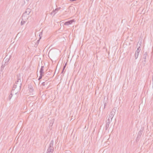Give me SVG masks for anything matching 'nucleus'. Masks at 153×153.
<instances>
[{
    "instance_id": "f257e3e1",
    "label": "nucleus",
    "mask_w": 153,
    "mask_h": 153,
    "mask_svg": "<svg viewBox=\"0 0 153 153\" xmlns=\"http://www.w3.org/2000/svg\"><path fill=\"white\" fill-rule=\"evenodd\" d=\"M17 81L13 86L11 92L13 94H17L21 89L22 85V82L21 79L20 74H18L16 76Z\"/></svg>"
},
{
    "instance_id": "f03ea898",
    "label": "nucleus",
    "mask_w": 153,
    "mask_h": 153,
    "mask_svg": "<svg viewBox=\"0 0 153 153\" xmlns=\"http://www.w3.org/2000/svg\"><path fill=\"white\" fill-rule=\"evenodd\" d=\"M53 140H51L49 144L48 148L47 150L48 152L52 153L54 151V148L53 147Z\"/></svg>"
},
{
    "instance_id": "7ed1b4c3",
    "label": "nucleus",
    "mask_w": 153,
    "mask_h": 153,
    "mask_svg": "<svg viewBox=\"0 0 153 153\" xmlns=\"http://www.w3.org/2000/svg\"><path fill=\"white\" fill-rule=\"evenodd\" d=\"M116 111V109L115 108H114L112 109L111 111V112L109 116L108 119H109L111 120V121L112 119L115 114V112Z\"/></svg>"
},
{
    "instance_id": "20e7f679",
    "label": "nucleus",
    "mask_w": 153,
    "mask_h": 153,
    "mask_svg": "<svg viewBox=\"0 0 153 153\" xmlns=\"http://www.w3.org/2000/svg\"><path fill=\"white\" fill-rule=\"evenodd\" d=\"M140 47H139L137 49V50L136 51L135 54V58L136 59H137L138 57V56L139 54V52L140 51L141 49L140 48Z\"/></svg>"
},
{
    "instance_id": "39448f33",
    "label": "nucleus",
    "mask_w": 153,
    "mask_h": 153,
    "mask_svg": "<svg viewBox=\"0 0 153 153\" xmlns=\"http://www.w3.org/2000/svg\"><path fill=\"white\" fill-rule=\"evenodd\" d=\"M31 12V9L30 8H27L26 9V11L23 13L22 15V17H24L25 16L26 14L29 15Z\"/></svg>"
},
{
    "instance_id": "423d86ee",
    "label": "nucleus",
    "mask_w": 153,
    "mask_h": 153,
    "mask_svg": "<svg viewBox=\"0 0 153 153\" xmlns=\"http://www.w3.org/2000/svg\"><path fill=\"white\" fill-rule=\"evenodd\" d=\"M5 58L6 57L4 58V60L2 62V64H4V65H5L6 66L8 64L9 61L10 59V58H6L5 60Z\"/></svg>"
},
{
    "instance_id": "0eeeda50",
    "label": "nucleus",
    "mask_w": 153,
    "mask_h": 153,
    "mask_svg": "<svg viewBox=\"0 0 153 153\" xmlns=\"http://www.w3.org/2000/svg\"><path fill=\"white\" fill-rule=\"evenodd\" d=\"M142 132L143 131L142 130H140L139 131L137 135V137L136 139V141H137L139 140V139L141 137Z\"/></svg>"
},
{
    "instance_id": "6e6552de",
    "label": "nucleus",
    "mask_w": 153,
    "mask_h": 153,
    "mask_svg": "<svg viewBox=\"0 0 153 153\" xmlns=\"http://www.w3.org/2000/svg\"><path fill=\"white\" fill-rule=\"evenodd\" d=\"M74 19L70 20L67 22H65L64 23V25H68L71 24L74 22Z\"/></svg>"
},
{
    "instance_id": "1a4fd4ad",
    "label": "nucleus",
    "mask_w": 153,
    "mask_h": 153,
    "mask_svg": "<svg viewBox=\"0 0 153 153\" xmlns=\"http://www.w3.org/2000/svg\"><path fill=\"white\" fill-rule=\"evenodd\" d=\"M111 121V120L109 119H108L107 121L106 124L105 126V130H107L109 127V124Z\"/></svg>"
},
{
    "instance_id": "9d476101",
    "label": "nucleus",
    "mask_w": 153,
    "mask_h": 153,
    "mask_svg": "<svg viewBox=\"0 0 153 153\" xmlns=\"http://www.w3.org/2000/svg\"><path fill=\"white\" fill-rule=\"evenodd\" d=\"M60 9V7H59L56 9L55 10H53V11L51 13V15L53 14V15H54Z\"/></svg>"
},
{
    "instance_id": "9b49d317",
    "label": "nucleus",
    "mask_w": 153,
    "mask_h": 153,
    "mask_svg": "<svg viewBox=\"0 0 153 153\" xmlns=\"http://www.w3.org/2000/svg\"><path fill=\"white\" fill-rule=\"evenodd\" d=\"M148 56V53L147 52H146L144 53V54L143 56V58L144 59V62H146V57Z\"/></svg>"
},
{
    "instance_id": "f8f14e48",
    "label": "nucleus",
    "mask_w": 153,
    "mask_h": 153,
    "mask_svg": "<svg viewBox=\"0 0 153 153\" xmlns=\"http://www.w3.org/2000/svg\"><path fill=\"white\" fill-rule=\"evenodd\" d=\"M44 66H42L39 71L40 74H44Z\"/></svg>"
},
{
    "instance_id": "ddd939ff",
    "label": "nucleus",
    "mask_w": 153,
    "mask_h": 153,
    "mask_svg": "<svg viewBox=\"0 0 153 153\" xmlns=\"http://www.w3.org/2000/svg\"><path fill=\"white\" fill-rule=\"evenodd\" d=\"M28 88H29V90L30 92H32L33 91V86L31 85H28Z\"/></svg>"
},
{
    "instance_id": "4468645a",
    "label": "nucleus",
    "mask_w": 153,
    "mask_h": 153,
    "mask_svg": "<svg viewBox=\"0 0 153 153\" xmlns=\"http://www.w3.org/2000/svg\"><path fill=\"white\" fill-rule=\"evenodd\" d=\"M24 17H22V20L21 21L20 25L21 26H22V25H24L26 22V21L24 20L23 19Z\"/></svg>"
},
{
    "instance_id": "2eb2a0df",
    "label": "nucleus",
    "mask_w": 153,
    "mask_h": 153,
    "mask_svg": "<svg viewBox=\"0 0 153 153\" xmlns=\"http://www.w3.org/2000/svg\"><path fill=\"white\" fill-rule=\"evenodd\" d=\"M40 40V39H39V40H38L37 41L36 43L35 44V45H34L35 47H37V46L38 45L39 43Z\"/></svg>"
},
{
    "instance_id": "dca6fc26",
    "label": "nucleus",
    "mask_w": 153,
    "mask_h": 153,
    "mask_svg": "<svg viewBox=\"0 0 153 153\" xmlns=\"http://www.w3.org/2000/svg\"><path fill=\"white\" fill-rule=\"evenodd\" d=\"M42 35V31H41L40 33L39 34V39H41Z\"/></svg>"
},
{
    "instance_id": "f3484780",
    "label": "nucleus",
    "mask_w": 153,
    "mask_h": 153,
    "mask_svg": "<svg viewBox=\"0 0 153 153\" xmlns=\"http://www.w3.org/2000/svg\"><path fill=\"white\" fill-rule=\"evenodd\" d=\"M13 94L11 92V93L10 94V95L9 96L8 98L9 99V100H10L12 98L13 96Z\"/></svg>"
},
{
    "instance_id": "a211bd4d",
    "label": "nucleus",
    "mask_w": 153,
    "mask_h": 153,
    "mask_svg": "<svg viewBox=\"0 0 153 153\" xmlns=\"http://www.w3.org/2000/svg\"><path fill=\"white\" fill-rule=\"evenodd\" d=\"M40 74V76H39V78L38 79L39 80L40 79H41L42 78V76H43V75H44L43 74Z\"/></svg>"
},
{
    "instance_id": "6ab92c4d",
    "label": "nucleus",
    "mask_w": 153,
    "mask_h": 153,
    "mask_svg": "<svg viewBox=\"0 0 153 153\" xmlns=\"http://www.w3.org/2000/svg\"><path fill=\"white\" fill-rule=\"evenodd\" d=\"M66 65H67V63L66 62L65 63V65L63 66V70H64V69L66 67Z\"/></svg>"
},
{
    "instance_id": "aec40b11",
    "label": "nucleus",
    "mask_w": 153,
    "mask_h": 153,
    "mask_svg": "<svg viewBox=\"0 0 153 153\" xmlns=\"http://www.w3.org/2000/svg\"><path fill=\"white\" fill-rule=\"evenodd\" d=\"M45 82H42V84L43 85V86H45Z\"/></svg>"
},
{
    "instance_id": "412c9836",
    "label": "nucleus",
    "mask_w": 153,
    "mask_h": 153,
    "mask_svg": "<svg viewBox=\"0 0 153 153\" xmlns=\"http://www.w3.org/2000/svg\"><path fill=\"white\" fill-rule=\"evenodd\" d=\"M106 102H105L104 103V108H105V106H106Z\"/></svg>"
},
{
    "instance_id": "4be33fe9",
    "label": "nucleus",
    "mask_w": 153,
    "mask_h": 153,
    "mask_svg": "<svg viewBox=\"0 0 153 153\" xmlns=\"http://www.w3.org/2000/svg\"><path fill=\"white\" fill-rule=\"evenodd\" d=\"M4 68H3V67H1V71H2L3 70H4Z\"/></svg>"
},
{
    "instance_id": "5701e85b",
    "label": "nucleus",
    "mask_w": 153,
    "mask_h": 153,
    "mask_svg": "<svg viewBox=\"0 0 153 153\" xmlns=\"http://www.w3.org/2000/svg\"><path fill=\"white\" fill-rule=\"evenodd\" d=\"M5 66V65H4L3 64H2V65L1 67H3V68H4Z\"/></svg>"
},
{
    "instance_id": "b1692460",
    "label": "nucleus",
    "mask_w": 153,
    "mask_h": 153,
    "mask_svg": "<svg viewBox=\"0 0 153 153\" xmlns=\"http://www.w3.org/2000/svg\"><path fill=\"white\" fill-rule=\"evenodd\" d=\"M64 70H63V68L62 70V71L61 72V73L62 74L63 73Z\"/></svg>"
},
{
    "instance_id": "393cba45",
    "label": "nucleus",
    "mask_w": 153,
    "mask_h": 153,
    "mask_svg": "<svg viewBox=\"0 0 153 153\" xmlns=\"http://www.w3.org/2000/svg\"><path fill=\"white\" fill-rule=\"evenodd\" d=\"M48 82H45V85H47L48 84Z\"/></svg>"
},
{
    "instance_id": "a878e982",
    "label": "nucleus",
    "mask_w": 153,
    "mask_h": 153,
    "mask_svg": "<svg viewBox=\"0 0 153 153\" xmlns=\"http://www.w3.org/2000/svg\"><path fill=\"white\" fill-rule=\"evenodd\" d=\"M48 78H45V81H47V79H48Z\"/></svg>"
},
{
    "instance_id": "bb28decb",
    "label": "nucleus",
    "mask_w": 153,
    "mask_h": 153,
    "mask_svg": "<svg viewBox=\"0 0 153 153\" xmlns=\"http://www.w3.org/2000/svg\"><path fill=\"white\" fill-rule=\"evenodd\" d=\"M152 82H153V76H152Z\"/></svg>"
},
{
    "instance_id": "cd10ccee",
    "label": "nucleus",
    "mask_w": 153,
    "mask_h": 153,
    "mask_svg": "<svg viewBox=\"0 0 153 153\" xmlns=\"http://www.w3.org/2000/svg\"><path fill=\"white\" fill-rule=\"evenodd\" d=\"M27 1H28L29 0H26Z\"/></svg>"
},
{
    "instance_id": "c85d7f7f",
    "label": "nucleus",
    "mask_w": 153,
    "mask_h": 153,
    "mask_svg": "<svg viewBox=\"0 0 153 153\" xmlns=\"http://www.w3.org/2000/svg\"><path fill=\"white\" fill-rule=\"evenodd\" d=\"M152 87L153 88V82H152Z\"/></svg>"
},
{
    "instance_id": "c756f323",
    "label": "nucleus",
    "mask_w": 153,
    "mask_h": 153,
    "mask_svg": "<svg viewBox=\"0 0 153 153\" xmlns=\"http://www.w3.org/2000/svg\"><path fill=\"white\" fill-rule=\"evenodd\" d=\"M46 153H49V152H47Z\"/></svg>"
}]
</instances>
